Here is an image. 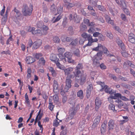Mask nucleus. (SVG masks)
<instances>
[{
    "label": "nucleus",
    "mask_w": 135,
    "mask_h": 135,
    "mask_svg": "<svg viewBox=\"0 0 135 135\" xmlns=\"http://www.w3.org/2000/svg\"><path fill=\"white\" fill-rule=\"evenodd\" d=\"M83 68V66L82 64L79 63L76 66L75 70H80V69H82Z\"/></svg>",
    "instance_id": "36"
},
{
    "label": "nucleus",
    "mask_w": 135,
    "mask_h": 135,
    "mask_svg": "<svg viewBox=\"0 0 135 135\" xmlns=\"http://www.w3.org/2000/svg\"><path fill=\"white\" fill-rule=\"evenodd\" d=\"M73 20L76 23H79L80 21V19L79 16L76 13H74V15Z\"/></svg>",
    "instance_id": "19"
},
{
    "label": "nucleus",
    "mask_w": 135,
    "mask_h": 135,
    "mask_svg": "<svg viewBox=\"0 0 135 135\" xmlns=\"http://www.w3.org/2000/svg\"><path fill=\"white\" fill-rule=\"evenodd\" d=\"M49 108L51 111L54 108V105H53L52 104L49 103Z\"/></svg>",
    "instance_id": "62"
},
{
    "label": "nucleus",
    "mask_w": 135,
    "mask_h": 135,
    "mask_svg": "<svg viewBox=\"0 0 135 135\" xmlns=\"http://www.w3.org/2000/svg\"><path fill=\"white\" fill-rule=\"evenodd\" d=\"M102 47H103V46L101 44H98V46L95 48H93L92 49V50H93L97 51L99 50H101Z\"/></svg>",
    "instance_id": "28"
},
{
    "label": "nucleus",
    "mask_w": 135,
    "mask_h": 135,
    "mask_svg": "<svg viewBox=\"0 0 135 135\" xmlns=\"http://www.w3.org/2000/svg\"><path fill=\"white\" fill-rule=\"evenodd\" d=\"M75 77V75H74V74H70L67 75L66 78L68 79L71 80V79L74 78Z\"/></svg>",
    "instance_id": "46"
},
{
    "label": "nucleus",
    "mask_w": 135,
    "mask_h": 135,
    "mask_svg": "<svg viewBox=\"0 0 135 135\" xmlns=\"http://www.w3.org/2000/svg\"><path fill=\"white\" fill-rule=\"evenodd\" d=\"M79 42L78 39L77 38L74 39H73L71 42L70 44L69 45L73 48H74L77 46Z\"/></svg>",
    "instance_id": "10"
},
{
    "label": "nucleus",
    "mask_w": 135,
    "mask_h": 135,
    "mask_svg": "<svg viewBox=\"0 0 135 135\" xmlns=\"http://www.w3.org/2000/svg\"><path fill=\"white\" fill-rule=\"evenodd\" d=\"M44 25L43 22L42 21L38 22L37 24V27L39 28H42Z\"/></svg>",
    "instance_id": "32"
},
{
    "label": "nucleus",
    "mask_w": 135,
    "mask_h": 135,
    "mask_svg": "<svg viewBox=\"0 0 135 135\" xmlns=\"http://www.w3.org/2000/svg\"><path fill=\"white\" fill-rule=\"evenodd\" d=\"M62 16L63 15L60 13L55 20H54V19L55 18V17H53L52 21V23H55L59 21L61 18H62Z\"/></svg>",
    "instance_id": "20"
},
{
    "label": "nucleus",
    "mask_w": 135,
    "mask_h": 135,
    "mask_svg": "<svg viewBox=\"0 0 135 135\" xmlns=\"http://www.w3.org/2000/svg\"><path fill=\"white\" fill-rule=\"evenodd\" d=\"M88 35L85 33H83L81 35V36L82 37V38H85L86 39H86L87 37V36H88Z\"/></svg>",
    "instance_id": "64"
},
{
    "label": "nucleus",
    "mask_w": 135,
    "mask_h": 135,
    "mask_svg": "<svg viewBox=\"0 0 135 135\" xmlns=\"http://www.w3.org/2000/svg\"><path fill=\"white\" fill-rule=\"evenodd\" d=\"M104 89L105 92L107 93H109L110 94H112L115 92L114 91H113L112 89L107 85L105 86V87Z\"/></svg>",
    "instance_id": "15"
},
{
    "label": "nucleus",
    "mask_w": 135,
    "mask_h": 135,
    "mask_svg": "<svg viewBox=\"0 0 135 135\" xmlns=\"http://www.w3.org/2000/svg\"><path fill=\"white\" fill-rule=\"evenodd\" d=\"M119 78L120 79H121L122 81H128V80L126 78L123 77L119 75Z\"/></svg>",
    "instance_id": "60"
},
{
    "label": "nucleus",
    "mask_w": 135,
    "mask_h": 135,
    "mask_svg": "<svg viewBox=\"0 0 135 135\" xmlns=\"http://www.w3.org/2000/svg\"><path fill=\"white\" fill-rule=\"evenodd\" d=\"M96 7H97L99 10L101 11H103L104 10V7L102 6L97 5Z\"/></svg>",
    "instance_id": "55"
},
{
    "label": "nucleus",
    "mask_w": 135,
    "mask_h": 135,
    "mask_svg": "<svg viewBox=\"0 0 135 135\" xmlns=\"http://www.w3.org/2000/svg\"><path fill=\"white\" fill-rule=\"evenodd\" d=\"M42 56L41 53H36L35 54L34 57L37 59H38L39 58Z\"/></svg>",
    "instance_id": "48"
},
{
    "label": "nucleus",
    "mask_w": 135,
    "mask_h": 135,
    "mask_svg": "<svg viewBox=\"0 0 135 135\" xmlns=\"http://www.w3.org/2000/svg\"><path fill=\"white\" fill-rule=\"evenodd\" d=\"M98 39L100 41H103L105 40L104 36L100 34L99 36Z\"/></svg>",
    "instance_id": "52"
},
{
    "label": "nucleus",
    "mask_w": 135,
    "mask_h": 135,
    "mask_svg": "<svg viewBox=\"0 0 135 135\" xmlns=\"http://www.w3.org/2000/svg\"><path fill=\"white\" fill-rule=\"evenodd\" d=\"M86 26L84 23H82L81 24L80 26V28L81 31H84L86 29Z\"/></svg>",
    "instance_id": "29"
},
{
    "label": "nucleus",
    "mask_w": 135,
    "mask_h": 135,
    "mask_svg": "<svg viewBox=\"0 0 135 135\" xmlns=\"http://www.w3.org/2000/svg\"><path fill=\"white\" fill-rule=\"evenodd\" d=\"M114 121L112 119L109 120L108 123V126L109 129H113L114 127Z\"/></svg>",
    "instance_id": "18"
},
{
    "label": "nucleus",
    "mask_w": 135,
    "mask_h": 135,
    "mask_svg": "<svg viewBox=\"0 0 135 135\" xmlns=\"http://www.w3.org/2000/svg\"><path fill=\"white\" fill-rule=\"evenodd\" d=\"M39 63L43 65H45V60L44 58L43 57H41L39 60L38 61Z\"/></svg>",
    "instance_id": "39"
},
{
    "label": "nucleus",
    "mask_w": 135,
    "mask_h": 135,
    "mask_svg": "<svg viewBox=\"0 0 135 135\" xmlns=\"http://www.w3.org/2000/svg\"><path fill=\"white\" fill-rule=\"evenodd\" d=\"M89 2L90 4L95 6H97V2L93 0H89Z\"/></svg>",
    "instance_id": "38"
},
{
    "label": "nucleus",
    "mask_w": 135,
    "mask_h": 135,
    "mask_svg": "<svg viewBox=\"0 0 135 135\" xmlns=\"http://www.w3.org/2000/svg\"><path fill=\"white\" fill-rule=\"evenodd\" d=\"M97 83L98 84L100 85L102 87V89L100 90V91H101L103 89H104L105 87V86H107V85H105L104 83V82L98 81L97 82Z\"/></svg>",
    "instance_id": "30"
},
{
    "label": "nucleus",
    "mask_w": 135,
    "mask_h": 135,
    "mask_svg": "<svg viewBox=\"0 0 135 135\" xmlns=\"http://www.w3.org/2000/svg\"><path fill=\"white\" fill-rule=\"evenodd\" d=\"M30 6L31 9L29 8L26 4L24 5L23 6L22 12L24 16H26L31 15L33 10V6L32 4H30Z\"/></svg>",
    "instance_id": "3"
},
{
    "label": "nucleus",
    "mask_w": 135,
    "mask_h": 135,
    "mask_svg": "<svg viewBox=\"0 0 135 135\" xmlns=\"http://www.w3.org/2000/svg\"><path fill=\"white\" fill-rule=\"evenodd\" d=\"M25 102L28 105H30V100L28 98V96L27 95V93H26L25 95Z\"/></svg>",
    "instance_id": "40"
},
{
    "label": "nucleus",
    "mask_w": 135,
    "mask_h": 135,
    "mask_svg": "<svg viewBox=\"0 0 135 135\" xmlns=\"http://www.w3.org/2000/svg\"><path fill=\"white\" fill-rule=\"evenodd\" d=\"M109 10L110 12L111 13L112 15L114 16L115 14L118 13V11L114 7L113 8L112 7H109Z\"/></svg>",
    "instance_id": "17"
},
{
    "label": "nucleus",
    "mask_w": 135,
    "mask_h": 135,
    "mask_svg": "<svg viewBox=\"0 0 135 135\" xmlns=\"http://www.w3.org/2000/svg\"><path fill=\"white\" fill-rule=\"evenodd\" d=\"M42 43V41L39 40L35 41L33 44V47L34 49H36L41 46Z\"/></svg>",
    "instance_id": "8"
},
{
    "label": "nucleus",
    "mask_w": 135,
    "mask_h": 135,
    "mask_svg": "<svg viewBox=\"0 0 135 135\" xmlns=\"http://www.w3.org/2000/svg\"><path fill=\"white\" fill-rule=\"evenodd\" d=\"M115 106L113 104H111L109 105V109L111 110H112L114 111V112H116L117 110L115 109Z\"/></svg>",
    "instance_id": "37"
},
{
    "label": "nucleus",
    "mask_w": 135,
    "mask_h": 135,
    "mask_svg": "<svg viewBox=\"0 0 135 135\" xmlns=\"http://www.w3.org/2000/svg\"><path fill=\"white\" fill-rule=\"evenodd\" d=\"M113 69L115 71V72L118 74H120L121 71L119 68H117L115 66H113Z\"/></svg>",
    "instance_id": "43"
},
{
    "label": "nucleus",
    "mask_w": 135,
    "mask_h": 135,
    "mask_svg": "<svg viewBox=\"0 0 135 135\" xmlns=\"http://www.w3.org/2000/svg\"><path fill=\"white\" fill-rule=\"evenodd\" d=\"M59 124V123L57 120H54L53 122V126L55 127H57Z\"/></svg>",
    "instance_id": "61"
},
{
    "label": "nucleus",
    "mask_w": 135,
    "mask_h": 135,
    "mask_svg": "<svg viewBox=\"0 0 135 135\" xmlns=\"http://www.w3.org/2000/svg\"><path fill=\"white\" fill-rule=\"evenodd\" d=\"M90 14L92 16H93L96 18L97 17V15L96 13V12H95V11H93L91 12Z\"/></svg>",
    "instance_id": "63"
},
{
    "label": "nucleus",
    "mask_w": 135,
    "mask_h": 135,
    "mask_svg": "<svg viewBox=\"0 0 135 135\" xmlns=\"http://www.w3.org/2000/svg\"><path fill=\"white\" fill-rule=\"evenodd\" d=\"M118 105H117L118 108H121V106H122L124 104L123 103V102L121 100H120L118 103Z\"/></svg>",
    "instance_id": "56"
},
{
    "label": "nucleus",
    "mask_w": 135,
    "mask_h": 135,
    "mask_svg": "<svg viewBox=\"0 0 135 135\" xmlns=\"http://www.w3.org/2000/svg\"><path fill=\"white\" fill-rule=\"evenodd\" d=\"M77 95L78 97H79L80 99H83L84 98V95L83 90H80L79 91L77 92Z\"/></svg>",
    "instance_id": "22"
},
{
    "label": "nucleus",
    "mask_w": 135,
    "mask_h": 135,
    "mask_svg": "<svg viewBox=\"0 0 135 135\" xmlns=\"http://www.w3.org/2000/svg\"><path fill=\"white\" fill-rule=\"evenodd\" d=\"M102 49L103 50L104 53L107 56H108L109 55V52L107 48L103 46V47L102 48Z\"/></svg>",
    "instance_id": "34"
},
{
    "label": "nucleus",
    "mask_w": 135,
    "mask_h": 135,
    "mask_svg": "<svg viewBox=\"0 0 135 135\" xmlns=\"http://www.w3.org/2000/svg\"><path fill=\"white\" fill-rule=\"evenodd\" d=\"M101 116L98 115L95 118L92 125L93 128H95L99 123L100 120Z\"/></svg>",
    "instance_id": "6"
},
{
    "label": "nucleus",
    "mask_w": 135,
    "mask_h": 135,
    "mask_svg": "<svg viewBox=\"0 0 135 135\" xmlns=\"http://www.w3.org/2000/svg\"><path fill=\"white\" fill-rule=\"evenodd\" d=\"M66 8L68 9H70L71 8L75 6L74 3H69L68 4H66Z\"/></svg>",
    "instance_id": "26"
},
{
    "label": "nucleus",
    "mask_w": 135,
    "mask_h": 135,
    "mask_svg": "<svg viewBox=\"0 0 135 135\" xmlns=\"http://www.w3.org/2000/svg\"><path fill=\"white\" fill-rule=\"evenodd\" d=\"M75 75V81L78 82L81 85L84 84L86 81V75L84 74H82L80 70H75V72L74 73Z\"/></svg>",
    "instance_id": "1"
},
{
    "label": "nucleus",
    "mask_w": 135,
    "mask_h": 135,
    "mask_svg": "<svg viewBox=\"0 0 135 135\" xmlns=\"http://www.w3.org/2000/svg\"><path fill=\"white\" fill-rule=\"evenodd\" d=\"M54 89H56L58 88V84L57 83V82L55 80H54V84H53Z\"/></svg>",
    "instance_id": "49"
},
{
    "label": "nucleus",
    "mask_w": 135,
    "mask_h": 135,
    "mask_svg": "<svg viewBox=\"0 0 135 135\" xmlns=\"http://www.w3.org/2000/svg\"><path fill=\"white\" fill-rule=\"evenodd\" d=\"M65 57V58H67L68 59H69V58H70V57H71L72 56V53L70 52H66L64 53V54Z\"/></svg>",
    "instance_id": "27"
},
{
    "label": "nucleus",
    "mask_w": 135,
    "mask_h": 135,
    "mask_svg": "<svg viewBox=\"0 0 135 135\" xmlns=\"http://www.w3.org/2000/svg\"><path fill=\"white\" fill-rule=\"evenodd\" d=\"M50 60L52 62L56 64L57 66L60 69H61V65L59 61V59L57 57L56 54H51L50 57Z\"/></svg>",
    "instance_id": "4"
},
{
    "label": "nucleus",
    "mask_w": 135,
    "mask_h": 135,
    "mask_svg": "<svg viewBox=\"0 0 135 135\" xmlns=\"http://www.w3.org/2000/svg\"><path fill=\"white\" fill-rule=\"evenodd\" d=\"M50 10L51 12L54 13L56 11V6L54 4H52L50 7Z\"/></svg>",
    "instance_id": "25"
},
{
    "label": "nucleus",
    "mask_w": 135,
    "mask_h": 135,
    "mask_svg": "<svg viewBox=\"0 0 135 135\" xmlns=\"http://www.w3.org/2000/svg\"><path fill=\"white\" fill-rule=\"evenodd\" d=\"M120 7L123 8L127 7L126 3L125 0H120Z\"/></svg>",
    "instance_id": "23"
},
{
    "label": "nucleus",
    "mask_w": 135,
    "mask_h": 135,
    "mask_svg": "<svg viewBox=\"0 0 135 135\" xmlns=\"http://www.w3.org/2000/svg\"><path fill=\"white\" fill-rule=\"evenodd\" d=\"M66 85L65 87L63 88V85H62L61 86V91L60 93L62 95H64L66 92H68L69 89L71 87V83L72 80L66 78Z\"/></svg>",
    "instance_id": "2"
},
{
    "label": "nucleus",
    "mask_w": 135,
    "mask_h": 135,
    "mask_svg": "<svg viewBox=\"0 0 135 135\" xmlns=\"http://www.w3.org/2000/svg\"><path fill=\"white\" fill-rule=\"evenodd\" d=\"M123 9L124 12L127 15H130V13L129 11L126 8H123Z\"/></svg>",
    "instance_id": "47"
},
{
    "label": "nucleus",
    "mask_w": 135,
    "mask_h": 135,
    "mask_svg": "<svg viewBox=\"0 0 135 135\" xmlns=\"http://www.w3.org/2000/svg\"><path fill=\"white\" fill-rule=\"evenodd\" d=\"M35 59L32 57L28 56L26 58V61L28 64H30L33 62L35 61Z\"/></svg>",
    "instance_id": "16"
},
{
    "label": "nucleus",
    "mask_w": 135,
    "mask_h": 135,
    "mask_svg": "<svg viewBox=\"0 0 135 135\" xmlns=\"http://www.w3.org/2000/svg\"><path fill=\"white\" fill-rule=\"evenodd\" d=\"M101 102L100 99L97 97L95 100V109L96 111H98L99 108L100 107L101 104Z\"/></svg>",
    "instance_id": "7"
},
{
    "label": "nucleus",
    "mask_w": 135,
    "mask_h": 135,
    "mask_svg": "<svg viewBox=\"0 0 135 135\" xmlns=\"http://www.w3.org/2000/svg\"><path fill=\"white\" fill-rule=\"evenodd\" d=\"M87 90L91 91L93 89V85L91 84L89 85L87 87Z\"/></svg>",
    "instance_id": "50"
},
{
    "label": "nucleus",
    "mask_w": 135,
    "mask_h": 135,
    "mask_svg": "<svg viewBox=\"0 0 135 135\" xmlns=\"http://www.w3.org/2000/svg\"><path fill=\"white\" fill-rule=\"evenodd\" d=\"M67 61L69 63L73 64L75 62L74 60L71 57L69 58V59H68L66 60V61Z\"/></svg>",
    "instance_id": "54"
},
{
    "label": "nucleus",
    "mask_w": 135,
    "mask_h": 135,
    "mask_svg": "<svg viewBox=\"0 0 135 135\" xmlns=\"http://www.w3.org/2000/svg\"><path fill=\"white\" fill-rule=\"evenodd\" d=\"M103 52L101 51L98 52L97 54L95 56L94 58L97 59H99V60H101V57L102 56Z\"/></svg>",
    "instance_id": "24"
},
{
    "label": "nucleus",
    "mask_w": 135,
    "mask_h": 135,
    "mask_svg": "<svg viewBox=\"0 0 135 135\" xmlns=\"http://www.w3.org/2000/svg\"><path fill=\"white\" fill-rule=\"evenodd\" d=\"M53 99L54 102H57L59 101V97L57 94H55L53 96Z\"/></svg>",
    "instance_id": "41"
},
{
    "label": "nucleus",
    "mask_w": 135,
    "mask_h": 135,
    "mask_svg": "<svg viewBox=\"0 0 135 135\" xmlns=\"http://www.w3.org/2000/svg\"><path fill=\"white\" fill-rule=\"evenodd\" d=\"M88 41V44L83 46V47L85 48V47L88 46H90L91 45V42L93 41V38H92V36L90 35H88L86 39V41Z\"/></svg>",
    "instance_id": "11"
},
{
    "label": "nucleus",
    "mask_w": 135,
    "mask_h": 135,
    "mask_svg": "<svg viewBox=\"0 0 135 135\" xmlns=\"http://www.w3.org/2000/svg\"><path fill=\"white\" fill-rule=\"evenodd\" d=\"M76 113V110L74 107H72L70 108L69 112V116L70 117L72 118L75 115Z\"/></svg>",
    "instance_id": "12"
},
{
    "label": "nucleus",
    "mask_w": 135,
    "mask_h": 135,
    "mask_svg": "<svg viewBox=\"0 0 135 135\" xmlns=\"http://www.w3.org/2000/svg\"><path fill=\"white\" fill-rule=\"evenodd\" d=\"M73 68L71 67L69 68L65 69L64 70L65 75H67L70 74L71 72L73 71Z\"/></svg>",
    "instance_id": "21"
},
{
    "label": "nucleus",
    "mask_w": 135,
    "mask_h": 135,
    "mask_svg": "<svg viewBox=\"0 0 135 135\" xmlns=\"http://www.w3.org/2000/svg\"><path fill=\"white\" fill-rule=\"evenodd\" d=\"M68 31L70 35H72L74 34V32L72 27L71 26L69 27L68 29Z\"/></svg>",
    "instance_id": "31"
},
{
    "label": "nucleus",
    "mask_w": 135,
    "mask_h": 135,
    "mask_svg": "<svg viewBox=\"0 0 135 135\" xmlns=\"http://www.w3.org/2000/svg\"><path fill=\"white\" fill-rule=\"evenodd\" d=\"M86 41V39L82 38H80L79 40V44L80 45H83L85 42Z\"/></svg>",
    "instance_id": "35"
},
{
    "label": "nucleus",
    "mask_w": 135,
    "mask_h": 135,
    "mask_svg": "<svg viewBox=\"0 0 135 135\" xmlns=\"http://www.w3.org/2000/svg\"><path fill=\"white\" fill-rule=\"evenodd\" d=\"M72 54V55H73L78 58L80 56V51L78 49H77L74 50Z\"/></svg>",
    "instance_id": "13"
},
{
    "label": "nucleus",
    "mask_w": 135,
    "mask_h": 135,
    "mask_svg": "<svg viewBox=\"0 0 135 135\" xmlns=\"http://www.w3.org/2000/svg\"><path fill=\"white\" fill-rule=\"evenodd\" d=\"M42 7L43 12L45 13H46L48 11V9L46 4H43Z\"/></svg>",
    "instance_id": "42"
},
{
    "label": "nucleus",
    "mask_w": 135,
    "mask_h": 135,
    "mask_svg": "<svg viewBox=\"0 0 135 135\" xmlns=\"http://www.w3.org/2000/svg\"><path fill=\"white\" fill-rule=\"evenodd\" d=\"M96 31L95 30H94L93 27H91L89 28V29L88 30V32L90 33H93L94 31Z\"/></svg>",
    "instance_id": "59"
},
{
    "label": "nucleus",
    "mask_w": 135,
    "mask_h": 135,
    "mask_svg": "<svg viewBox=\"0 0 135 135\" xmlns=\"http://www.w3.org/2000/svg\"><path fill=\"white\" fill-rule=\"evenodd\" d=\"M53 40L56 43H58L60 41L59 38L58 37H54L53 38Z\"/></svg>",
    "instance_id": "51"
},
{
    "label": "nucleus",
    "mask_w": 135,
    "mask_h": 135,
    "mask_svg": "<svg viewBox=\"0 0 135 135\" xmlns=\"http://www.w3.org/2000/svg\"><path fill=\"white\" fill-rule=\"evenodd\" d=\"M128 41L130 42L135 44V36L132 33H131L128 35Z\"/></svg>",
    "instance_id": "9"
},
{
    "label": "nucleus",
    "mask_w": 135,
    "mask_h": 135,
    "mask_svg": "<svg viewBox=\"0 0 135 135\" xmlns=\"http://www.w3.org/2000/svg\"><path fill=\"white\" fill-rule=\"evenodd\" d=\"M59 58L60 59L63 61L64 62H66V58L62 55H60L59 56Z\"/></svg>",
    "instance_id": "45"
},
{
    "label": "nucleus",
    "mask_w": 135,
    "mask_h": 135,
    "mask_svg": "<svg viewBox=\"0 0 135 135\" xmlns=\"http://www.w3.org/2000/svg\"><path fill=\"white\" fill-rule=\"evenodd\" d=\"M57 13L58 14L61 13L63 11V7L61 5L59 6L57 9Z\"/></svg>",
    "instance_id": "33"
},
{
    "label": "nucleus",
    "mask_w": 135,
    "mask_h": 135,
    "mask_svg": "<svg viewBox=\"0 0 135 135\" xmlns=\"http://www.w3.org/2000/svg\"><path fill=\"white\" fill-rule=\"evenodd\" d=\"M3 16V17L2 19V22H4V23H5L7 21V16Z\"/></svg>",
    "instance_id": "57"
},
{
    "label": "nucleus",
    "mask_w": 135,
    "mask_h": 135,
    "mask_svg": "<svg viewBox=\"0 0 135 135\" xmlns=\"http://www.w3.org/2000/svg\"><path fill=\"white\" fill-rule=\"evenodd\" d=\"M14 12L16 13V14L17 15L18 17H19L21 15V13L20 11L18 9H17L16 8H15L14 9Z\"/></svg>",
    "instance_id": "44"
},
{
    "label": "nucleus",
    "mask_w": 135,
    "mask_h": 135,
    "mask_svg": "<svg viewBox=\"0 0 135 135\" xmlns=\"http://www.w3.org/2000/svg\"><path fill=\"white\" fill-rule=\"evenodd\" d=\"M123 106V108L124 109H125L124 111H126L128 112H129V110L128 109V105L126 104H124L122 106Z\"/></svg>",
    "instance_id": "53"
},
{
    "label": "nucleus",
    "mask_w": 135,
    "mask_h": 135,
    "mask_svg": "<svg viewBox=\"0 0 135 135\" xmlns=\"http://www.w3.org/2000/svg\"><path fill=\"white\" fill-rule=\"evenodd\" d=\"M119 46L123 50H125V46L123 42L119 45Z\"/></svg>",
    "instance_id": "58"
},
{
    "label": "nucleus",
    "mask_w": 135,
    "mask_h": 135,
    "mask_svg": "<svg viewBox=\"0 0 135 135\" xmlns=\"http://www.w3.org/2000/svg\"><path fill=\"white\" fill-rule=\"evenodd\" d=\"M99 59L94 58L93 60V65L94 66L96 67H99L100 65V63Z\"/></svg>",
    "instance_id": "14"
},
{
    "label": "nucleus",
    "mask_w": 135,
    "mask_h": 135,
    "mask_svg": "<svg viewBox=\"0 0 135 135\" xmlns=\"http://www.w3.org/2000/svg\"><path fill=\"white\" fill-rule=\"evenodd\" d=\"M28 31L29 32H32V33L33 35L36 34H39V35H41L42 33L41 31L40 30H35V28L34 27H29V29H28Z\"/></svg>",
    "instance_id": "5"
}]
</instances>
